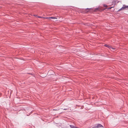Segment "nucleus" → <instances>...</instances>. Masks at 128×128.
Here are the masks:
<instances>
[{
	"mask_svg": "<svg viewBox=\"0 0 128 128\" xmlns=\"http://www.w3.org/2000/svg\"><path fill=\"white\" fill-rule=\"evenodd\" d=\"M38 17L40 18H43V17H41L40 16H38Z\"/></svg>",
	"mask_w": 128,
	"mask_h": 128,
	"instance_id": "9d476101",
	"label": "nucleus"
},
{
	"mask_svg": "<svg viewBox=\"0 0 128 128\" xmlns=\"http://www.w3.org/2000/svg\"><path fill=\"white\" fill-rule=\"evenodd\" d=\"M128 8V6H126L124 5V6H123L122 8H120L118 10V11H120L121 10H124L126 8Z\"/></svg>",
	"mask_w": 128,
	"mask_h": 128,
	"instance_id": "f257e3e1",
	"label": "nucleus"
},
{
	"mask_svg": "<svg viewBox=\"0 0 128 128\" xmlns=\"http://www.w3.org/2000/svg\"><path fill=\"white\" fill-rule=\"evenodd\" d=\"M109 48H110L111 50L112 49V50H114L115 49V48L112 47L111 46H110Z\"/></svg>",
	"mask_w": 128,
	"mask_h": 128,
	"instance_id": "39448f33",
	"label": "nucleus"
},
{
	"mask_svg": "<svg viewBox=\"0 0 128 128\" xmlns=\"http://www.w3.org/2000/svg\"><path fill=\"white\" fill-rule=\"evenodd\" d=\"M70 127L71 128H79L76 126H75L72 125H70Z\"/></svg>",
	"mask_w": 128,
	"mask_h": 128,
	"instance_id": "20e7f679",
	"label": "nucleus"
},
{
	"mask_svg": "<svg viewBox=\"0 0 128 128\" xmlns=\"http://www.w3.org/2000/svg\"><path fill=\"white\" fill-rule=\"evenodd\" d=\"M104 6L105 7H107V5H104Z\"/></svg>",
	"mask_w": 128,
	"mask_h": 128,
	"instance_id": "6e6552de",
	"label": "nucleus"
},
{
	"mask_svg": "<svg viewBox=\"0 0 128 128\" xmlns=\"http://www.w3.org/2000/svg\"><path fill=\"white\" fill-rule=\"evenodd\" d=\"M104 46H105L108 47L109 48L110 46L107 44H105Z\"/></svg>",
	"mask_w": 128,
	"mask_h": 128,
	"instance_id": "0eeeda50",
	"label": "nucleus"
},
{
	"mask_svg": "<svg viewBox=\"0 0 128 128\" xmlns=\"http://www.w3.org/2000/svg\"><path fill=\"white\" fill-rule=\"evenodd\" d=\"M67 109H64V110H66Z\"/></svg>",
	"mask_w": 128,
	"mask_h": 128,
	"instance_id": "9b49d317",
	"label": "nucleus"
},
{
	"mask_svg": "<svg viewBox=\"0 0 128 128\" xmlns=\"http://www.w3.org/2000/svg\"><path fill=\"white\" fill-rule=\"evenodd\" d=\"M112 7L110 8V9Z\"/></svg>",
	"mask_w": 128,
	"mask_h": 128,
	"instance_id": "f8f14e48",
	"label": "nucleus"
},
{
	"mask_svg": "<svg viewBox=\"0 0 128 128\" xmlns=\"http://www.w3.org/2000/svg\"><path fill=\"white\" fill-rule=\"evenodd\" d=\"M43 18H46V19H49V20H50L51 19L50 17H46V18L43 17Z\"/></svg>",
	"mask_w": 128,
	"mask_h": 128,
	"instance_id": "423d86ee",
	"label": "nucleus"
},
{
	"mask_svg": "<svg viewBox=\"0 0 128 128\" xmlns=\"http://www.w3.org/2000/svg\"><path fill=\"white\" fill-rule=\"evenodd\" d=\"M34 16L36 17H38V16L36 15H34Z\"/></svg>",
	"mask_w": 128,
	"mask_h": 128,
	"instance_id": "1a4fd4ad",
	"label": "nucleus"
},
{
	"mask_svg": "<svg viewBox=\"0 0 128 128\" xmlns=\"http://www.w3.org/2000/svg\"><path fill=\"white\" fill-rule=\"evenodd\" d=\"M101 127H103V126L101 124H98L96 126H94L92 128H99Z\"/></svg>",
	"mask_w": 128,
	"mask_h": 128,
	"instance_id": "f03ea898",
	"label": "nucleus"
},
{
	"mask_svg": "<svg viewBox=\"0 0 128 128\" xmlns=\"http://www.w3.org/2000/svg\"><path fill=\"white\" fill-rule=\"evenodd\" d=\"M50 19L51 18L52 19H56V20H55V21H56L58 20L57 18H56V17H50Z\"/></svg>",
	"mask_w": 128,
	"mask_h": 128,
	"instance_id": "7ed1b4c3",
	"label": "nucleus"
}]
</instances>
